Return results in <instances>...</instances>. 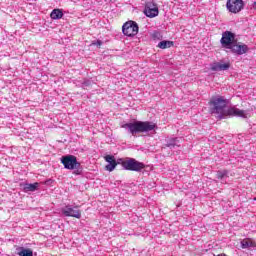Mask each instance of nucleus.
<instances>
[{
	"instance_id": "9d476101",
	"label": "nucleus",
	"mask_w": 256,
	"mask_h": 256,
	"mask_svg": "<svg viewBox=\"0 0 256 256\" xmlns=\"http://www.w3.org/2000/svg\"><path fill=\"white\" fill-rule=\"evenodd\" d=\"M232 52L236 55H245L249 51V47L243 43L235 42L234 45L230 48Z\"/></svg>"
},
{
	"instance_id": "a211bd4d",
	"label": "nucleus",
	"mask_w": 256,
	"mask_h": 256,
	"mask_svg": "<svg viewBox=\"0 0 256 256\" xmlns=\"http://www.w3.org/2000/svg\"><path fill=\"white\" fill-rule=\"evenodd\" d=\"M227 170H219L216 174L217 179H223L224 177H227Z\"/></svg>"
},
{
	"instance_id": "f257e3e1",
	"label": "nucleus",
	"mask_w": 256,
	"mask_h": 256,
	"mask_svg": "<svg viewBox=\"0 0 256 256\" xmlns=\"http://www.w3.org/2000/svg\"><path fill=\"white\" fill-rule=\"evenodd\" d=\"M210 111L212 115H216L218 119H225V117H242V119H247L249 115L247 110H241L239 108H228L227 107V99L223 96L213 97L210 102Z\"/></svg>"
},
{
	"instance_id": "f8f14e48",
	"label": "nucleus",
	"mask_w": 256,
	"mask_h": 256,
	"mask_svg": "<svg viewBox=\"0 0 256 256\" xmlns=\"http://www.w3.org/2000/svg\"><path fill=\"white\" fill-rule=\"evenodd\" d=\"M181 141H183V139L181 138H167L166 147H169L170 149H175V147L181 146Z\"/></svg>"
},
{
	"instance_id": "dca6fc26",
	"label": "nucleus",
	"mask_w": 256,
	"mask_h": 256,
	"mask_svg": "<svg viewBox=\"0 0 256 256\" xmlns=\"http://www.w3.org/2000/svg\"><path fill=\"white\" fill-rule=\"evenodd\" d=\"M19 256H33V250L21 247L18 249Z\"/></svg>"
},
{
	"instance_id": "6ab92c4d",
	"label": "nucleus",
	"mask_w": 256,
	"mask_h": 256,
	"mask_svg": "<svg viewBox=\"0 0 256 256\" xmlns=\"http://www.w3.org/2000/svg\"><path fill=\"white\" fill-rule=\"evenodd\" d=\"M117 167V162L108 163L106 165V171H114Z\"/></svg>"
},
{
	"instance_id": "7ed1b4c3",
	"label": "nucleus",
	"mask_w": 256,
	"mask_h": 256,
	"mask_svg": "<svg viewBox=\"0 0 256 256\" xmlns=\"http://www.w3.org/2000/svg\"><path fill=\"white\" fill-rule=\"evenodd\" d=\"M122 167H124L126 171H136V172L143 171V169H145V165L143 164V162H139L134 158H128L122 161Z\"/></svg>"
},
{
	"instance_id": "9b49d317",
	"label": "nucleus",
	"mask_w": 256,
	"mask_h": 256,
	"mask_svg": "<svg viewBox=\"0 0 256 256\" xmlns=\"http://www.w3.org/2000/svg\"><path fill=\"white\" fill-rule=\"evenodd\" d=\"M231 65L223 62H213L210 64L211 71H227Z\"/></svg>"
},
{
	"instance_id": "423d86ee",
	"label": "nucleus",
	"mask_w": 256,
	"mask_h": 256,
	"mask_svg": "<svg viewBox=\"0 0 256 256\" xmlns=\"http://www.w3.org/2000/svg\"><path fill=\"white\" fill-rule=\"evenodd\" d=\"M122 33L126 37H135L139 33V26L134 21H128L122 26Z\"/></svg>"
},
{
	"instance_id": "20e7f679",
	"label": "nucleus",
	"mask_w": 256,
	"mask_h": 256,
	"mask_svg": "<svg viewBox=\"0 0 256 256\" xmlns=\"http://www.w3.org/2000/svg\"><path fill=\"white\" fill-rule=\"evenodd\" d=\"M226 9H227V11H229V13H234V15H237V13H241V11H243V9H245V1H243V0H227Z\"/></svg>"
},
{
	"instance_id": "f03ea898",
	"label": "nucleus",
	"mask_w": 256,
	"mask_h": 256,
	"mask_svg": "<svg viewBox=\"0 0 256 256\" xmlns=\"http://www.w3.org/2000/svg\"><path fill=\"white\" fill-rule=\"evenodd\" d=\"M122 129H126L131 135H137V133H149V131H155L157 129V124L149 121H135L130 123H125Z\"/></svg>"
},
{
	"instance_id": "412c9836",
	"label": "nucleus",
	"mask_w": 256,
	"mask_h": 256,
	"mask_svg": "<svg viewBox=\"0 0 256 256\" xmlns=\"http://www.w3.org/2000/svg\"><path fill=\"white\" fill-rule=\"evenodd\" d=\"M92 45H96L97 47H101V45H103V41L97 40L96 42H93Z\"/></svg>"
},
{
	"instance_id": "0eeeda50",
	"label": "nucleus",
	"mask_w": 256,
	"mask_h": 256,
	"mask_svg": "<svg viewBox=\"0 0 256 256\" xmlns=\"http://www.w3.org/2000/svg\"><path fill=\"white\" fill-rule=\"evenodd\" d=\"M144 15H146V17H149L150 19H153V17H157V15H159V7H157V3L153 1L146 2Z\"/></svg>"
},
{
	"instance_id": "2eb2a0df",
	"label": "nucleus",
	"mask_w": 256,
	"mask_h": 256,
	"mask_svg": "<svg viewBox=\"0 0 256 256\" xmlns=\"http://www.w3.org/2000/svg\"><path fill=\"white\" fill-rule=\"evenodd\" d=\"M37 189H39V183H33V184H25L24 186V191L25 193H29L33 192V191H37Z\"/></svg>"
},
{
	"instance_id": "1a4fd4ad",
	"label": "nucleus",
	"mask_w": 256,
	"mask_h": 256,
	"mask_svg": "<svg viewBox=\"0 0 256 256\" xmlns=\"http://www.w3.org/2000/svg\"><path fill=\"white\" fill-rule=\"evenodd\" d=\"M62 214L65 217H75V219H81V210L77 207L66 206L62 208Z\"/></svg>"
},
{
	"instance_id": "6e6552de",
	"label": "nucleus",
	"mask_w": 256,
	"mask_h": 256,
	"mask_svg": "<svg viewBox=\"0 0 256 256\" xmlns=\"http://www.w3.org/2000/svg\"><path fill=\"white\" fill-rule=\"evenodd\" d=\"M220 43L225 49H230L235 43V34L230 31L223 32Z\"/></svg>"
},
{
	"instance_id": "ddd939ff",
	"label": "nucleus",
	"mask_w": 256,
	"mask_h": 256,
	"mask_svg": "<svg viewBox=\"0 0 256 256\" xmlns=\"http://www.w3.org/2000/svg\"><path fill=\"white\" fill-rule=\"evenodd\" d=\"M241 247L242 249H249L251 247H256V242L252 239L246 238L241 241Z\"/></svg>"
},
{
	"instance_id": "4468645a",
	"label": "nucleus",
	"mask_w": 256,
	"mask_h": 256,
	"mask_svg": "<svg viewBox=\"0 0 256 256\" xmlns=\"http://www.w3.org/2000/svg\"><path fill=\"white\" fill-rule=\"evenodd\" d=\"M50 17L51 19H54V20L63 19V10L61 9L52 10Z\"/></svg>"
},
{
	"instance_id": "f3484780",
	"label": "nucleus",
	"mask_w": 256,
	"mask_h": 256,
	"mask_svg": "<svg viewBox=\"0 0 256 256\" xmlns=\"http://www.w3.org/2000/svg\"><path fill=\"white\" fill-rule=\"evenodd\" d=\"M159 49H169L173 47V41L164 40L158 43Z\"/></svg>"
},
{
	"instance_id": "39448f33",
	"label": "nucleus",
	"mask_w": 256,
	"mask_h": 256,
	"mask_svg": "<svg viewBox=\"0 0 256 256\" xmlns=\"http://www.w3.org/2000/svg\"><path fill=\"white\" fill-rule=\"evenodd\" d=\"M61 163L64 165L65 169H69L73 171V169H79L81 167V163L77 161V157L73 155L62 156Z\"/></svg>"
},
{
	"instance_id": "4be33fe9",
	"label": "nucleus",
	"mask_w": 256,
	"mask_h": 256,
	"mask_svg": "<svg viewBox=\"0 0 256 256\" xmlns=\"http://www.w3.org/2000/svg\"><path fill=\"white\" fill-rule=\"evenodd\" d=\"M253 9H256V0L252 4Z\"/></svg>"
},
{
	"instance_id": "aec40b11",
	"label": "nucleus",
	"mask_w": 256,
	"mask_h": 256,
	"mask_svg": "<svg viewBox=\"0 0 256 256\" xmlns=\"http://www.w3.org/2000/svg\"><path fill=\"white\" fill-rule=\"evenodd\" d=\"M105 161H107V163H117V161L115 160V157L111 156V155H107L105 156Z\"/></svg>"
}]
</instances>
